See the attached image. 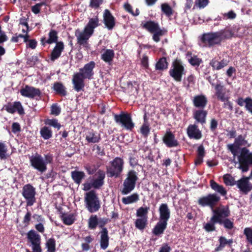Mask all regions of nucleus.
Wrapping results in <instances>:
<instances>
[{"instance_id":"obj_1","label":"nucleus","mask_w":252,"mask_h":252,"mask_svg":"<svg viewBox=\"0 0 252 252\" xmlns=\"http://www.w3.org/2000/svg\"><path fill=\"white\" fill-rule=\"evenodd\" d=\"M84 202L86 208L91 213L97 211L100 207L98 198L94 190L90 191L85 193Z\"/></svg>"},{"instance_id":"obj_2","label":"nucleus","mask_w":252,"mask_h":252,"mask_svg":"<svg viewBox=\"0 0 252 252\" xmlns=\"http://www.w3.org/2000/svg\"><path fill=\"white\" fill-rule=\"evenodd\" d=\"M114 120L119 125L129 131H132L135 124L133 122L130 113L121 112L119 114H115Z\"/></svg>"},{"instance_id":"obj_3","label":"nucleus","mask_w":252,"mask_h":252,"mask_svg":"<svg viewBox=\"0 0 252 252\" xmlns=\"http://www.w3.org/2000/svg\"><path fill=\"white\" fill-rule=\"evenodd\" d=\"M186 70L182 61L176 59L172 63L169 74L176 81L181 82L183 75L186 74Z\"/></svg>"},{"instance_id":"obj_4","label":"nucleus","mask_w":252,"mask_h":252,"mask_svg":"<svg viewBox=\"0 0 252 252\" xmlns=\"http://www.w3.org/2000/svg\"><path fill=\"white\" fill-rule=\"evenodd\" d=\"M200 41L203 46L205 47L211 48L221 44L217 32L203 33L200 38Z\"/></svg>"},{"instance_id":"obj_5","label":"nucleus","mask_w":252,"mask_h":252,"mask_svg":"<svg viewBox=\"0 0 252 252\" xmlns=\"http://www.w3.org/2000/svg\"><path fill=\"white\" fill-rule=\"evenodd\" d=\"M137 179L138 178L135 171H129L127 174V178L124 181L122 193L126 194L131 191L135 187V183Z\"/></svg>"},{"instance_id":"obj_6","label":"nucleus","mask_w":252,"mask_h":252,"mask_svg":"<svg viewBox=\"0 0 252 252\" xmlns=\"http://www.w3.org/2000/svg\"><path fill=\"white\" fill-rule=\"evenodd\" d=\"M35 189L30 184L25 185L22 189V195L26 200L28 206H32L35 202Z\"/></svg>"},{"instance_id":"obj_7","label":"nucleus","mask_w":252,"mask_h":252,"mask_svg":"<svg viewBox=\"0 0 252 252\" xmlns=\"http://www.w3.org/2000/svg\"><path fill=\"white\" fill-rule=\"evenodd\" d=\"M247 144V141L245 139V137L242 135H240L235 139L233 144H228L227 146L228 150L235 158L240 153V147L245 146Z\"/></svg>"},{"instance_id":"obj_8","label":"nucleus","mask_w":252,"mask_h":252,"mask_svg":"<svg viewBox=\"0 0 252 252\" xmlns=\"http://www.w3.org/2000/svg\"><path fill=\"white\" fill-rule=\"evenodd\" d=\"M214 215L211 219L214 222L222 223V219L229 216L230 211L227 206H220L213 210Z\"/></svg>"},{"instance_id":"obj_9","label":"nucleus","mask_w":252,"mask_h":252,"mask_svg":"<svg viewBox=\"0 0 252 252\" xmlns=\"http://www.w3.org/2000/svg\"><path fill=\"white\" fill-rule=\"evenodd\" d=\"M95 63L94 61H91L85 64L83 68L79 69V72L77 73L85 79H91L94 74V69L95 67Z\"/></svg>"},{"instance_id":"obj_10","label":"nucleus","mask_w":252,"mask_h":252,"mask_svg":"<svg viewBox=\"0 0 252 252\" xmlns=\"http://www.w3.org/2000/svg\"><path fill=\"white\" fill-rule=\"evenodd\" d=\"M123 161L122 158H115L112 162V166L108 170L110 177H118L123 170Z\"/></svg>"},{"instance_id":"obj_11","label":"nucleus","mask_w":252,"mask_h":252,"mask_svg":"<svg viewBox=\"0 0 252 252\" xmlns=\"http://www.w3.org/2000/svg\"><path fill=\"white\" fill-rule=\"evenodd\" d=\"M27 237L28 241L31 244L30 246L32 248H41V237L35 230L29 231L27 234Z\"/></svg>"},{"instance_id":"obj_12","label":"nucleus","mask_w":252,"mask_h":252,"mask_svg":"<svg viewBox=\"0 0 252 252\" xmlns=\"http://www.w3.org/2000/svg\"><path fill=\"white\" fill-rule=\"evenodd\" d=\"M21 94L25 97L30 98H34L36 96H40L41 92L39 89L33 87L26 85L24 88L20 91Z\"/></svg>"},{"instance_id":"obj_13","label":"nucleus","mask_w":252,"mask_h":252,"mask_svg":"<svg viewBox=\"0 0 252 252\" xmlns=\"http://www.w3.org/2000/svg\"><path fill=\"white\" fill-rule=\"evenodd\" d=\"M163 143L167 147H176L179 145V143L175 138V135L169 129L166 130L162 138Z\"/></svg>"},{"instance_id":"obj_14","label":"nucleus","mask_w":252,"mask_h":252,"mask_svg":"<svg viewBox=\"0 0 252 252\" xmlns=\"http://www.w3.org/2000/svg\"><path fill=\"white\" fill-rule=\"evenodd\" d=\"M5 110L9 113L14 114L17 112L19 115L25 114L24 109L20 101H15L13 103L8 102L4 106Z\"/></svg>"},{"instance_id":"obj_15","label":"nucleus","mask_w":252,"mask_h":252,"mask_svg":"<svg viewBox=\"0 0 252 252\" xmlns=\"http://www.w3.org/2000/svg\"><path fill=\"white\" fill-rule=\"evenodd\" d=\"M187 133L190 139L199 140L202 137L201 131L196 124H190L187 128Z\"/></svg>"},{"instance_id":"obj_16","label":"nucleus","mask_w":252,"mask_h":252,"mask_svg":"<svg viewBox=\"0 0 252 252\" xmlns=\"http://www.w3.org/2000/svg\"><path fill=\"white\" fill-rule=\"evenodd\" d=\"M220 199V197L216 194H209L207 196L200 198L198 200V203L202 206H210L212 207L219 201Z\"/></svg>"},{"instance_id":"obj_17","label":"nucleus","mask_w":252,"mask_h":252,"mask_svg":"<svg viewBox=\"0 0 252 252\" xmlns=\"http://www.w3.org/2000/svg\"><path fill=\"white\" fill-rule=\"evenodd\" d=\"M75 35L77 37V44L85 46L88 44V40L93 34L87 32L85 29L82 32L78 29L76 30Z\"/></svg>"},{"instance_id":"obj_18","label":"nucleus","mask_w":252,"mask_h":252,"mask_svg":"<svg viewBox=\"0 0 252 252\" xmlns=\"http://www.w3.org/2000/svg\"><path fill=\"white\" fill-rule=\"evenodd\" d=\"M103 22L109 30H112L115 26V17L108 9H105L103 13Z\"/></svg>"},{"instance_id":"obj_19","label":"nucleus","mask_w":252,"mask_h":252,"mask_svg":"<svg viewBox=\"0 0 252 252\" xmlns=\"http://www.w3.org/2000/svg\"><path fill=\"white\" fill-rule=\"evenodd\" d=\"M48 38L47 39L45 36L41 38L40 43L43 46H45L46 44H52L53 43H57L58 42V32L55 30L51 29L48 33Z\"/></svg>"},{"instance_id":"obj_20","label":"nucleus","mask_w":252,"mask_h":252,"mask_svg":"<svg viewBox=\"0 0 252 252\" xmlns=\"http://www.w3.org/2000/svg\"><path fill=\"white\" fill-rule=\"evenodd\" d=\"M215 91V94L219 100H224V98L229 96L226 93H229V91L227 90L225 86L220 82L217 83L214 87Z\"/></svg>"},{"instance_id":"obj_21","label":"nucleus","mask_w":252,"mask_h":252,"mask_svg":"<svg viewBox=\"0 0 252 252\" xmlns=\"http://www.w3.org/2000/svg\"><path fill=\"white\" fill-rule=\"evenodd\" d=\"M84 79H85L77 73L73 75L72 84L74 90L77 92L83 91L85 87Z\"/></svg>"},{"instance_id":"obj_22","label":"nucleus","mask_w":252,"mask_h":252,"mask_svg":"<svg viewBox=\"0 0 252 252\" xmlns=\"http://www.w3.org/2000/svg\"><path fill=\"white\" fill-rule=\"evenodd\" d=\"M64 48L63 42L59 41L57 42L50 54V60L54 62L58 59L61 55Z\"/></svg>"},{"instance_id":"obj_23","label":"nucleus","mask_w":252,"mask_h":252,"mask_svg":"<svg viewBox=\"0 0 252 252\" xmlns=\"http://www.w3.org/2000/svg\"><path fill=\"white\" fill-rule=\"evenodd\" d=\"M207 114V111L203 109H197L193 112V118L195 120L196 123L203 125L206 122Z\"/></svg>"},{"instance_id":"obj_24","label":"nucleus","mask_w":252,"mask_h":252,"mask_svg":"<svg viewBox=\"0 0 252 252\" xmlns=\"http://www.w3.org/2000/svg\"><path fill=\"white\" fill-rule=\"evenodd\" d=\"M192 102L195 107L201 109L206 106L208 100L205 95L200 94L194 96Z\"/></svg>"},{"instance_id":"obj_25","label":"nucleus","mask_w":252,"mask_h":252,"mask_svg":"<svg viewBox=\"0 0 252 252\" xmlns=\"http://www.w3.org/2000/svg\"><path fill=\"white\" fill-rule=\"evenodd\" d=\"M85 139L88 143H95L100 141L101 137L100 134L91 129L85 133Z\"/></svg>"},{"instance_id":"obj_26","label":"nucleus","mask_w":252,"mask_h":252,"mask_svg":"<svg viewBox=\"0 0 252 252\" xmlns=\"http://www.w3.org/2000/svg\"><path fill=\"white\" fill-rule=\"evenodd\" d=\"M105 177V173L99 170L95 175L94 179L92 182V186L93 188L98 189L102 186L104 183V179Z\"/></svg>"},{"instance_id":"obj_27","label":"nucleus","mask_w":252,"mask_h":252,"mask_svg":"<svg viewBox=\"0 0 252 252\" xmlns=\"http://www.w3.org/2000/svg\"><path fill=\"white\" fill-rule=\"evenodd\" d=\"M159 220L167 222L170 216V211L166 204H162L159 208Z\"/></svg>"},{"instance_id":"obj_28","label":"nucleus","mask_w":252,"mask_h":252,"mask_svg":"<svg viewBox=\"0 0 252 252\" xmlns=\"http://www.w3.org/2000/svg\"><path fill=\"white\" fill-rule=\"evenodd\" d=\"M141 26L150 33H153L160 29L158 23L152 20L146 21L145 23L142 22Z\"/></svg>"},{"instance_id":"obj_29","label":"nucleus","mask_w":252,"mask_h":252,"mask_svg":"<svg viewBox=\"0 0 252 252\" xmlns=\"http://www.w3.org/2000/svg\"><path fill=\"white\" fill-rule=\"evenodd\" d=\"M99 25V19L97 16L90 18L88 23L85 27L84 29L88 32L93 34L94 30Z\"/></svg>"},{"instance_id":"obj_30","label":"nucleus","mask_w":252,"mask_h":252,"mask_svg":"<svg viewBox=\"0 0 252 252\" xmlns=\"http://www.w3.org/2000/svg\"><path fill=\"white\" fill-rule=\"evenodd\" d=\"M229 61L226 59H223L220 61H219L216 59H213L210 62V65L213 70H219L227 66Z\"/></svg>"},{"instance_id":"obj_31","label":"nucleus","mask_w":252,"mask_h":252,"mask_svg":"<svg viewBox=\"0 0 252 252\" xmlns=\"http://www.w3.org/2000/svg\"><path fill=\"white\" fill-rule=\"evenodd\" d=\"M99 234L100 236V247L102 249L105 250L108 247L109 244V236L107 229L106 228H102L99 232Z\"/></svg>"},{"instance_id":"obj_32","label":"nucleus","mask_w":252,"mask_h":252,"mask_svg":"<svg viewBox=\"0 0 252 252\" xmlns=\"http://www.w3.org/2000/svg\"><path fill=\"white\" fill-rule=\"evenodd\" d=\"M216 32L220 43L224 40L231 38L234 35L233 31L227 28Z\"/></svg>"},{"instance_id":"obj_33","label":"nucleus","mask_w":252,"mask_h":252,"mask_svg":"<svg viewBox=\"0 0 252 252\" xmlns=\"http://www.w3.org/2000/svg\"><path fill=\"white\" fill-rule=\"evenodd\" d=\"M237 103L240 106H243L245 103V108L247 111L252 114V98L247 97L245 99L243 97H239L236 100Z\"/></svg>"},{"instance_id":"obj_34","label":"nucleus","mask_w":252,"mask_h":252,"mask_svg":"<svg viewBox=\"0 0 252 252\" xmlns=\"http://www.w3.org/2000/svg\"><path fill=\"white\" fill-rule=\"evenodd\" d=\"M114 57L115 53L113 50L106 49L105 52L101 54V59L109 65H111Z\"/></svg>"},{"instance_id":"obj_35","label":"nucleus","mask_w":252,"mask_h":252,"mask_svg":"<svg viewBox=\"0 0 252 252\" xmlns=\"http://www.w3.org/2000/svg\"><path fill=\"white\" fill-rule=\"evenodd\" d=\"M32 165L41 172L44 171L46 169V164L42 158H31Z\"/></svg>"},{"instance_id":"obj_36","label":"nucleus","mask_w":252,"mask_h":252,"mask_svg":"<svg viewBox=\"0 0 252 252\" xmlns=\"http://www.w3.org/2000/svg\"><path fill=\"white\" fill-rule=\"evenodd\" d=\"M53 89L57 94L61 96H64L67 94L66 88L61 82H55L53 85Z\"/></svg>"},{"instance_id":"obj_37","label":"nucleus","mask_w":252,"mask_h":252,"mask_svg":"<svg viewBox=\"0 0 252 252\" xmlns=\"http://www.w3.org/2000/svg\"><path fill=\"white\" fill-rule=\"evenodd\" d=\"M167 222L165 221L159 220L153 229V233L156 235H159L163 233L166 229Z\"/></svg>"},{"instance_id":"obj_38","label":"nucleus","mask_w":252,"mask_h":252,"mask_svg":"<svg viewBox=\"0 0 252 252\" xmlns=\"http://www.w3.org/2000/svg\"><path fill=\"white\" fill-rule=\"evenodd\" d=\"M168 63L167 61L166 58L162 57L159 59L157 62L155 68L157 70L162 71L168 68Z\"/></svg>"},{"instance_id":"obj_39","label":"nucleus","mask_w":252,"mask_h":252,"mask_svg":"<svg viewBox=\"0 0 252 252\" xmlns=\"http://www.w3.org/2000/svg\"><path fill=\"white\" fill-rule=\"evenodd\" d=\"M161 11L168 17L173 15L174 10L167 3H163L161 4Z\"/></svg>"},{"instance_id":"obj_40","label":"nucleus","mask_w":252,"mask_h":252,"mask_svg":"<svg viewBox=\"0 0 252 252\" xmlns=\"http://www.w3.org/2000/svg\"><path fill=\"white\" fill-rule=\"evenodd\" d=\"M210 186L215 191L219 192L222 195H225L226 191L222 186L218 184L213 180L210 181Z\"/></svg>"},{"instance_id":"obj_41","label":"nucleus","mask_w":252,"mask_h":252,"mask_svg":"<svg viewBox=\"0 0 252 252\" xmlns=\"http://www.w3.org/2000/svg\"><path fill=\"white\" fill-rule=\"evenodd\" d=\"M40 133L41 136L45 140L49 139L52 137V131L51 129L46 126H44L41 128Z\"/></svg>"},{"instance_id":"obj_42","label":"nucleus","mask_w":252,"mask_h":252,"mask_svg":"<svg viewBox=\"0 0 252 252\" xmlns=\"http://www.w3.org/2000/svg\"><path fill=\"white\" fill-rule=\"evenodd\" d=\"M167 31L164 29L158 30L156 32H153V33L152 38L153 40L156 42H158L160 40V36H162L166 34Z\"/></svg>"},{"instance_id":"obj_43","label":"nucleus","mask_w":252,"mask_h":252,"mask_svg":"<svg viewBox=\"0 0 252 252\" xmlns=\"http://www.w3.org/2000/svg\"><path fill=\"white\" fill-rule=\"evenodd\" d=\"M84 173L83 172L73 171L71 172V176L74 182L79 184L82 179L84 177Z\"/></svg>"},{"instance_id":"obj_44","label":"nucleus","mask_w":252,"mask_h":252,"mask_svg":"<svg viewBox=\"0 0 252 252\" xmlns=\"http://www.w3.org/2000/svg\"><path fill=\"white\" fill-rule=\"evenodd\" d=\"M147 221V217L141 218L136 220L135 222V226L140 230L145 228Z\"/></svg>"},{"instance_id":"obj_45","label":"nucleus","mask_w":252,"mask_h":252,"mask_svg":"<svg viewBox=\"0 0 252 252\" xmlns=\"http://www.w3.org/2000/svg\"><path fill=\"white\" fill-rule=\"evenodd\" d=\"M139 199L138 195L137 194H133L126 197L122 198V202L125 204H129L135 202Z\"/></svg>"},{"instance_id":"obj_46","label":"nucleus","mask_w":252,"mask_h":252,"mask_svg":"<svg viewBox=\"0 0 252 252\" xmlns=\"http://www.w3.org/2000/svg\"><path fill=\"white\" fill-rule=\"evenodd\" d=\"M46 247L48 252H55V240L53 238L48 239L46 242Z\"/></svg>"},{"instance_id":"obj_47","label":"nucleus","mask_w":252,"mask_h":252,"mask_svg":"<svg viewBox=\"0 0 252 252\" xmlns=\"http://www.w3.org/2000/svg\"><path fill=\"white\" fill-rule=\"evenodd\" d=\"M45 124L56 128L58 130L60 129L62 126L58 122V120L56 119H47L45 121Z\"/></svg>"},{"instance_id":"obj_48","label":"nucleus","mask_w":252,"mask_h":252,"mask_svg":"<svg viewBox=\"0 0 252 252\" xmlns=\"http://www.w3.org/2000/svg\"><path fill=\"white\" fill-rule=\"evenodd\" d=\"M149 209L148 207H140L137 210L136 216L141 218L147 217V215Z\"/></svg>"},{"instance_id":"obj_49","label":"nucleus","mask_w":252,"mask_h":252,"mask_svg":"<svg viewBox=\"0 0 252 252\" xmlns=\"http://www.w3.org/2000/svg\"><path fill=\"white\" fill-rule=\"evenodd\" d=\"M220 246L218 247L216 250L217 251L221 250L223 247H224L226 245H230L232 243V240H227L225 237H221L220 238Z\"/></svg>"},{"instance_id":"obj_50","label":"nucleus","mask_w":252,"mask_h":252,"mask_svg":"<svg viewBox=\"0 0 252 252\" xmlns=\"http://www.w3.org/2000/svg\"><path fill=\"white\" fill-rule=\"evenodd\" d=\"M188 61L191 65L197 67L199 66L200 63L202 62V60L198 58L196 56L191 57Z\"/></svg>"},{"instance_id":"obj_51","label":"nucleus","mask_w":252,"mask_h":252,"mask_svg":"<svg viewBox=\"0 0 252 252\" xmlns=\"http://www.w3.org/2000/svg\"><path fill=\"white\" fill-rule=\"evenodd\" d=\"M150 131V128L147 123H144L140 128V132L144 137H147Z\"/></svg>"},{"instance_id":"obj_52","label":"nucleus","mask_w":252,"mask_h":252,"mask_svg":"<svg viewBox=\"0 0 252 252\" xmlns=\"http://www.w3.org/2000/svg\"><path fill=\"white\" fill-rule=\"evenodd\" d=\"M230 97H226L224 98V100H220L222 102H223L222 107L224 108H227L230 111L233 110V103L229 100Z\"/></svg>"},{"instance_id":"obj_53","label":"nucleus","mask_w":252,"mask_h":252,"mask_svg":"<svg viewBox=\"0 0 252 252\" xmlns=\"http://www.w3.org/2000/svg\"><path fill=\"white\" fill-rule=\"evenodd\" d=\"M98 224L96 216H92L89 220V227L91 229H94Z\"/></svg>"},{"instance_id":"obj_54","label":"nucleus","mask_w":252,"mask_h":252,"mask_svg":"<svg viewBox=\"0 0 252 252\" xmlns=\"http://www.w3.org/2000/svg\"><path fill=\"white\" fill-rule=\"evenodd\" d=\"M240 155L237 158H252V154L250 152L247 148H240Z\"/></svg>"},{"instance_id":"obj_55","label":"nucleus","mask_w":252,"mask_h":252,"mask_svg":"<svg viewBox=\"0 0 252 252\" xmlns=\"http://www.w3.org/2000/svg\"><path fill=\"white\" fill-rule=\"evenodd\" d=\"M224 182L226 185L233 186L235 184L234 178L229 174H225L223 176Z\"/></svg>"},{"instance_id":"obj_56","label":"nucleus","mask_w":252,"mask_h":252,"mask_svg":"<svg viewBox=\"0 0 252 252\" xmlns=\"http://www.w3.org/2000/svg\"><path fill=\"white\" fill-rule=\"evenodd\" d=\"M103 0H90L89 6L95 9H98L102 4Z\"/></svg>"},{"instance_id":"obj_57","label":"nucleus","mask_w":252,"mask_h":252,"mask_svg":"<svg viewBox=\"0 0 252 252\" xmlns=\"http://www.w3.org/2000/svg\"><path fill=\"white\" fill-rule=\"evenodd\" d=\"M208 3L209 0H195V5L193 9L195 8V6L199 8H203L208 5Z\"/></svg>"},{"instance_id":"obj_58","label":"nucleus","mask_w":252,"mask_h":252,"mask_svg":"<svg viewBox=\"0 0 252 252\" xmlns=\"http://www.w3.org/2000/svg\"><path fill=\"white\" fill-rule=\"evenodd\" d=\"M61 109L57 104L55 103L52 104L51 107V114L58 116L61 113Z\"/></svg>"},{"instance_id":"obj_59","label":"nucleus","mask_w":252,"mask_h":252,"mask_svg":"<svg viewBox=\"0 0 252 252\" xmlns=\"http://www.w3.org/2000/svg\"><path fill=\"white\" fill-rule=\"evenodd\" d=\"M46 5V3L45 2H41L35 4L32 7V11L35 14H37L40 13V7Z\"/></svg>"},{"instance_id":"obj_60","label":"nucleus","mask_w":252,"mask_h":252,"mask_svg":"<svg viewBox=\"0 0 252 252\" xmlns=\"http://www.w3.org/2000/svg\"><path fill=\"white\" fill-rule=\"evenodd\" d=\"M7 152L6 145L4 143L0 141V158H5Z\"/></svg>"},{"instance_id":"obj_61","label":"nucleus","mask_w":252,"mask_h":252,"mask_svg":"<svg viewBox=\"0 0 252 252\" xmlns=\"http://www.w3.org/2000/svg\"><path fill=\"white\" fill-rule=\"evenodd\" d=\"M141 65L147 69L149 67V58L146 55H144L141 60Z\"/></svg>"},{"instance_id":"obj_62","label":"nucleus","mask_w":252,"mask_h":252,"mask_svg":"<svg viewBox=\"0 0 252 252\" xmlns=\"http://www.w3.org/2000/svg\"><path fill=\"white\" fill-rule=\"evenodd\" d=\"M223 16L224 19H234L236 18V14L233 10H230L227 13L223 14Z\"/></svg>"},{"instance_id":"obj_63","label":"nucleus","mask_w":252,"mask_h":252,"mask_svg":"<svg viewBox=\"0 0 252 252\" xmlns=\"http://www.w3.org/2000/svg\"><path fill=\"white\" fill-rule=\"evenodd\" d=\"M64 223L67 225L71 224L74 221L73 216L71 215L64 216L63 217Z\"/></svg>"},{"instance_id":"obj_64","label":"nucleus","mask_w":252,"mask_h":252,"mask_svg":"<svg viewBox=\"0 0 252 252\" xmlns=\"http://www.w3.org/2000/svg\"><path fill=\"white\" fill-rule=\"evenodd\" d=\"M244 233L246 235L248 241L252 244V229L250 228H245Z\"/></svg>"}]
</instances>
